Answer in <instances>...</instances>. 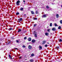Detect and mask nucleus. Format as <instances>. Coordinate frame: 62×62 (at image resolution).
<instances>
[{"mask_svg": "<svg viewBox=\"0 0 62 62\" xmlns=\"http://www.w3.org/2000/svg\"><path fill=\"white\" fill-rule=\"evenodd\" d=\"M37 26V24H34V27H35V26Z\"/></svg>", "mask_w": 62, "mask_h": 62, "instance_id": "30", "label": "nucleus"}, {"mask_svg": "<svg viewBox=\"0 0 62 62\" xmlns=\"http://www.w3.org/2000/svg\"><path fill=\"white\" fill-rule=\"evenodd\" d=\"M61 26H59L58 27V29H61Z\"/></svg>", "mask_w": 62, "mask_h": 62, "instance_id": "17", "label": "nucleus"}, {"mask_svg": "<svg viewBox=\"0 0 62 62\" xmlns=\"http://www.w3.org/2000/svg\"><path fill=\"white\" fill-rule=\"evenodd\" d=\"M59 17V15H58V14H57L56 15V17L57 18H58Z\"/></svg>", "mask_w": 62, "mask_h": 62, "instance_id": "12", "label": "nucleus"}, {"mask_svg": "<svg viewBox=\"0 0 62 62\" xmlns=\"http://www.w3.org/2000/svg\"><path fill=\"white\" fill-rule=\"evenodd\" d=\"M56 48H57V49H58V48H59V47L57 46L56 47Z\"/></svg>", "mask_w": 62, "mask_h": 62, "instance_id": "37", "label": "nucleus"}, {"mask_svg": "<svg viewBox=\"0 0 62 62\" xmlns=\"http://www.w3.org/2000/svg\"><path fill=\"white\" fill-rule=\"evenodd\" d=\"M34 20H37V18H34Z\"/></svg>", "mask_w": 62, "mask_h": 62, "instance_id": "35", "label": "nucleus"}, {"mask_svg": "<svg viewBox=\"0 0 62 62\" xmlns=\"http://www.w3.org/2000/svg\"><path fill=\"white\" fill-rule=\"evenodd\" d=\"M46 8H47L48 9L49 8V6H46Z\"/></svg>", "mask_w": 62, "mask_h": 62, "instance_id": "19", "label": "nucleus"}, {"mask_svg": "<svg viewBox=\"0 0 62 62\" xmlns=\"http://www.w3.org/2000/svg\"><path fill=\"white\" fill-rule=\"evenodd\" d=\"M39 50H41V49H42V46H39Z\"/></svg>", "mask_w": 62, "mask_h": 62, "instance_id": "8", "label": "nucleus"}, {"mask_svg": "<svg viewBox=\"0 0 62 62\" xmlns=\"http://www.w3.org/2000/svg\"><path fill=\"white\" fill-rule=\"evenodd\" d=\"M21 58H22V57H19V58H20V59Z\"/></svg>", "mask_w": 62, "mask_h": 62, "instance_id": "38", "label": "nucleus"}, {"mask_svg": "<svg viewBox=\"0 0 62 62\" xmlns=\"http://www.w3.org/2000/svg\"><path fill=\"white\" fill-rule=\"evenodd\" d=\"M23 2H25V1H24V0H23Z\"/></svg>", "mask_w": 62, "mask_h": 62, "instance_id": "40", "label": "nucleus"}, {"mask_svg": "<svg viewBox=\"0 0 62 62\" xmlns=\"http://www.w3.org/2000/svg\"><path fill=\"white\" fill-rule=\"evenodd\" d=\"M16 42L17 43H19V41H18V40H16Z\"/></svg>", "mask_w": 62, "mask_h": 62, "instance_id": "31", "label": "nucleus"}, {"mask_svg": "<svg viewBox=\"0 0 62 62\" xmlns=\"http://www.w3.org/2000/svg\"><path fill=\"white\" fill-rule=\"evenodd\" d=\"M54 24L55 26H57V24L56 23H55Z\"/></svg>", "mask_w": 62, "mask_h": 62, "instance_id": "18", "label": "nucleus"}, {"mask_svg": "<svg viewBox=\"0 0 62 62\" xmlns=\"http://www.w3.org/2000/svg\"><path fill=\"white\" fill-rule=\"evenodd\" d=\"M52 30H53V31H54L55 30V28H53Z\"/></svg>", "mask_w": 62, "mask_h": 62, "instance_id": "9", "label": "nucleus"}, {"mask_svg": "<svg viewBox=\"0 0 62 62\" xmlns=\"http://www.w3.org/2000/svg\"><path fill=\"white\" fill-rule=\"evenodd\" d=\"M23 20V19L22 18H21L20 19H18V20L19 21V22H20L21 21H22Z\"/></svg>", "mask_w": 62, "mask_h": 62, "instance_id": "3", "label": "nucleus"}, {"mask_svg": "<svg viewBox=\"0 0 62 62\" xmlns=\"http://www.w3.org/2000/svg\"><path fill=\"white\" fill-rule=\"evenodd\" d=\"M28 48L30 49H32V46L30 45H29L28 46Z\"/></svg>", "mask_w": 62, "mask_h": 62, "instance_id": "4", "label": "nucleus"}, {"mask_svg": "<svg viewBox=\"0 0 62 62\" xmlns=\"http://www.w3.org/2000/svg\"><path fill=\"white\" fill-rule=\"evenodd\" d=\"M0 44H1V43H0Z\"/></svg>", "mask_w": 62, "mask_h": 62, "instance_id": "43", "label": "nucleus"}, {"mask_svg": "<svg viewBox=\"0 0 62 62\" xmlns=\"http://www.w3.org/2000/svg\"><path fill=\"white\" fill-rule=\"evenodd\" d=\"M31 13L32 14H34V11H31Z\"/></svg>", "mask_w": 62, "mask_h": 62, "instance_id": "15", "label": "nucleus"}, {"mask_svg": "<svg viewBox=\"0 0 62 62\" xmlns=\"http://www.w3.org/2000/svg\"><path fill=\"white\" fill-rule=\"evenodd\" d=\"M50 29H48L47 30V31L48 32H50Z\"/></svg>", "mask_w": 62, "mask_h": 62, "instance_id": "29", "label": "nucleus"}, {"mask_svg": "<svg viewBox=\"0 0 62 62\" xmlns=\"http://www.w3.org/2000/svg\"><path fill=\"white\" fill-rule=\"evenodd\" d=\"M60 23L61 24H62V20L60 21Z\"/></svg>", "mask_w": 62, "mask_h": 62, "instance_id": "24", "label": "nucleus"}, {"mask_svg": "<svg viewBox=\"0 0 62 62\" xmlns=\"http://www.w3.org/2000/svg\"><path fill=\"white\" fill-rule=\"evenodd\" d=\"M28 40L29 41H30L31 40V38H29Z\"/></svg>", "mask_w": 62, "mask_h": 62, "instance_id": "14", "label": "nucleus"}, {"mask_svg": "<svg viewBox=\"0 0 62 62\" xmlns=\"http://www.w3.org/2000/svg\"><path fill=\"white\" fill-rule=\"evenodd\" d=\"M34 35L37 34V32H36L35 31H34Z\"/></svg>", "mask_w": 62, "mask_h": 62, "instance_id": "20", "label": "nucleus"}, {"mask_svg": "<svg viewBox=\"0 0 62 62\" xmlns=\"http://www.w3.org/2000/svg\"><path fill=\"white\" fill-rule=\"evenodd\" d=\"M47 46H48L47 45H46L45 46V47H47Z\"/></svg>", "mask_w": 62, "mask_h": 62, "instance_id": "32", "label": "nucleus"}, {"mask_svg": "<svg viewBox=\"0 0 62 62\" xmlns=\"http://www.w3.org/2000/svg\"><path fill=\"white\" fill-rule=\"evenodd\" d=\"M20 31H21V30L20 29H19L18 32H20Z\"/></svg>", "mask_w": 62, "mask_h": 62, "instance_id": "16", "label": "nucleus"}, {"mask_svg": "<svg viewBox=\"0 0 62 62\" xmlns=\"http://www.w3.org/2000/svg\"><path fill=\"white\" fill-rule=\"evenodd\" d=\"M13 29L11 28H10L8 29L9 31H10V30H12Z\"/></svg>", "mask_w": 62, "mask_h": 62, "instance_id": "7", "label": "nucleus"}, {"mask_svg": "<svg viewBox=\"0 0 62 62\" xmlns=\"http://www.w3.org/2000/svg\"><path fill=\"white\" fill-rule=\"evenodd\" d=\"M19 13L18 12H17L16 13V15H19Z\"/></svg>", "mask_w": 62, "mask_h": 62, "instance_id": "28", "label": "nucleus"}, {"mask_svg": "<svg viewBox=\"0 0 62 62\" xmlns=\"http://www.w3.org/2000/svg\"><path fill=\"white\" fill-rule=\"evenodd\" d=\"M19 3H20V1H17L16 4L17 5V6H19V5H20Z\"/></svg>", "mask_w": 62, "mask_h": 62, "instance_id": "1", "label": "nucleus"}, {"mask_svg": "<svg viewBox=\"0 0 62 62\" xmlns=\"http://www.w3.org/2000/svg\"><path fill=\"white\" fill-rule=\"evenodd\" d=\"M30 61L31 62H33V59L31 60Z\"/></svg>", "mask_w": 62, "mask_h": 62, "instance_id": "23", "label": "nucleus"}, {"mask_svg": "<svg viewBox=\"0 0 62 62\" xmlns=\"http://www.w3.org/2000/svg\"><path fill=\"white\" fill-rule=\"evenodd\" d=\"M47 43V44H49V42H48Z\"/></svg>", "mask_w": 62, "mask_h": 62, "instance_id": "41", "label": "nucleus"}, {"mask_svg": "<svg viewBox=\"0 0 62 62\" xmlns=\"http://www.w3.org/2000/svg\"><path fill=\"white\" fill-rule=\"evenodd\" d=\"M9 57L10 59H12V58H11V55H10L9 54Z\"/></svg>", "mask_w": 62, "mask_h": 62, "instance_id": "11", "label": "nucleus"}, {"mask_svg": "<svg viewBox=\"0 0 62 62\" xmlns=\"http://www.w3.org/2000/svg\"><path fill=\"white\" fill-rule=\"evenodd\" d=\"M14 49H16V50H18V49L17 48H15Z\"/></svg>", "mask_w": 62, "mask_h": 62, "instance_id": "36", "label": "nucleus"}, {"mask_svg": "<svg viewBox=\"0 0 62 62\" xmlns=\"http://www.w3.org/2000/svg\"><path fill=\"white\" fill-rule=\"evenodd\" d=\"M27 38L26 37H25L24 38V39H27Z\"/></svg>", "mask_w": 62, "mask_h": 62, "instance_id": "33", "label": "nucleus"}, {"mask_svg": "<svg viewBox=\"0 0 62 62\" xmlns=\"http://www.w3.org/2000/svg\"><path fill=\"white\" fill-rule=\"evenodd\" d=\"M24 32H25V33L26 32V31H24Z\"/></svg>", "mask_w": 62, "mask_h": 62, "instance_id": "39", "label": "nucleus"}, {"mask_svg": "<svg viewBox=\"0 0 62 62\" xmlns=\"http://www.w3.org/2000/svg\"><path fill=\"white\" fill-rule=\"evenodd\" d=\"M48 34H49V33H45V35L46 36H48V35H49Z\"/></svg>", "mask_w": 62, "mask_h": 62, "instance_id": "10", "label": "nucleus"}, {"mask_svg": "<svg viewBox=\"0 0 62 62\" xmlns=\"http://www.w3.org/2000/svg\"><path fill=\"white\" fill-rule=\"evenodd\" d=\"M20 10H21V11H23V8L21 7L20 8Z\"/></svg>", "mask_w": 62, "mask_h": 62, "instance_id": "6", "label": "nucleus"}, {"mask_svg": "<svg viewBox=\"0 0 62 62\" xmlns=\"http://www.w3.org/2000/svg\"><path fill=\"white\" fill-rule=\"evenodd\" d=\"M31 56H34V54H31Z\"/></svg>", "mask_w": 62, "mask_h": 62, "instance_id": "34", "label": "nucleus"}, {"mask_svg": "<svg viewBox=\"0 0 62 62\" xmlns=\"http://www.w3.org/2000/svg\"><path fill=\"white\" fill-rule=\"evenodd\" d=\"M50 26H52V23H50Z\"/></svg>", "mask_w": 62, "mask_h": 62, "instance_id": "25", "label": "nucleus"}, {"mask_svg": "<svg viewBox=\"0 0 62 62\" xmlns=\"http://www.w3.org/2000/svg\"><path fill=\"white\" fill-rule=\"evenodd\" d=\"M22 47H23V48H25V46L23 45L22 46Z\"/></svg>", "mask_w": 62, "mask_h": 62, "instance_id": "27", "label": "nucleus"}, {"mask_svg": "<svg viewBox=\"0 0 62 62\" xmlns=\"http://www.w3.org/2000/svg\"><path fill=\"white\" fill-rule=\"evenodd\" d=\"M32 43H34V42H35V40L34 39H33L32 40Z\"/></svg>", "mask_w": 62, "mask_h": 62, "instance_id": "13", "label": "nucleus"}, {"mask_svg": "<svg viewBox=\"0 0 62 62\" xmlns=\"http://www.w3.org/2000/svg\"><path fill=\"white\" fill-rule=\"evenodd\" d=\"M24 16H25V15H26V14H24Z\"/></svg>", "mask_w": 62, "mask_h": 62, "instance_id": "42", "label": "nucleus"}, {"mask_svg": "<svg viewBox=\"0 0 62 62\" xmlns=\"http://www.w3.org/2000/svg\"><path fill=\"white\" fill-rule=\"evenodd\" d=\"M36 14H38V13H39V12H38V11H36Z\"/></svg>", "mask_w": 62, "mask_h": 62, "instance_id": "26", "label": "nucleus"}, {"mask_svg": "<svg viewBox=\"0 0 62 62\" xmlns=\"http://www.w3.org/2000/svg\"><path fill=\"white\" fill-rule=\"evenodd\" d=\"M59 42H62V40L61 39H60L59 40Z\"/></svg>", "mask_w": 62, "mask_h": 62, "instance_id": "22", "label": "nucleus"}, {"mask_svg": "<svg viewBox=\"0 0 62 62\" xmlns=\"http://www.w3.org/2000/svg\"><path fill=\"white\" fill-rule=\"evenodd\" d=\"M46 41H43V43H42V44H45V43H46Z\"/></svg>", "mask_w": 62, "mask_h": 62, "instance_id": "5", "label": "nucleus"}, {"mask_svg": "<svg viewBox=\"0 0 62 62\" xmlns=\"http://www.w3.org/2000/svg\"><path fill=\"white\" fill-rule=\"evenodd\" d=\"M34 36L36 38H37V34H34Z\"/></svg>", "mask_w": 62, "mask_h": 62, "instance_id": "21", "label": "nucleus"}, {"mask_svg": "<svg viewBox=\"0 0 62 62\" xmlns=\"http://www.w3.org/2000/svg\"><path fill=\"white\" fill-rule=\"evenodd\" d=\"M47 16V15L45 14L44 15H43L42 16V18H45V17H46Z\"/></svg>", "mask_w": 62, "mask_h": 62, "instance_id": "2", "label": "nucleus"}]
</instances>
